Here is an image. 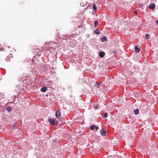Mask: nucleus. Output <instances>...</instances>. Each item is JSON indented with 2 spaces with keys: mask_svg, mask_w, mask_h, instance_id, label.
Masks as SVG:
<instances>
[{
  "mask_svg": "<svg viewBox=\"0 0 158 158\" xmlns=\"http://www.w3.org/2000/svg\"><path fill=\"white\" fill-rule=\"evenodd\" d=\"M49 122L52 125H57L58 124V122L55 119L50 118L49 119Z\"/></svg>",
  "mask_w": 158,
  "mask_h": 158,
  "instance_id": "nucleus-1",
  "label": "nucleus"
},
{
  "mask_svg": "<svg viewBox=\"0 0 158 158\" xmlns=\"http://www.w3.org/2000/svg\"><path fill=\"white\" fill-rule=\"evenodd\" d=\"M155 7V5L154 3L151 4L150 5L149 8L151 10H154Z\"/></svg>",
  "mask_w": 158,
  "mask_h": 158,
  "instance_id": "nucleus-2",
  "label": "nucleus"
},
{
  "mask_svg": "<svg viewBox=\"0 0 158 158\" xmlns=\"http://www.w3.org/2000/svg\"><path fill=\"white\" fill-rule=\"evenodd\" d=\"M101 41L104 42L107 40V38L105 36H103L101 38Z\"/></svg>",
  "mask_w": 158,
  "mask_h": 158,
  "instance_id": "nucleus-3",
  "label": "nucleus"
},
{
  "mask_svg": "<svg viewBox=\"0 0 158 158\" xmlns=\"http://www.w3.org/2000/svg\"><path fill=\"white\" fill-rule=\"evenodd\" d=\"M100 133L102 135V136H105L106 135V132L104 130L102 129V130L100 131Z\"/></svg>",
  "mask_w": 158,
  "mask_h": 158,
  "instance_id": "nucleus-4",
  "label": "nucleus"
},
{
  "mask_svg": "<svg viewBox=\"0 0 158 158\" xmlns=\"http://www.w3.org/2000/svg\"><path fill=\"white\" fill-rule=\"evenodd\" d=\"M105 55V53L103 52H100L99 53V56L101 57H102Z\"/></svg>",
  "mask_w": 158,
  "mask_h": 158,
  "instance_id": "nucleus-5",
  "label": "nucleus"
},
{
  "mask_svg": "<svg viewBox=\"0 0 158 158\" xmlns=\"http://www.w3.org/2000/svg\"><path fill=\"white\" fill-rule=\"evenodd\" d=\"M60 115V111H57L56 113V117H59Z\"/></svg>",
  "mask_w": 158,
  "mask_h": 158,
  "instance_id": "nucleus-6",
  "label": "nucleus"
},
{
  "mask_svg": "<svg viewBox=\"0 0 158 158\" xmlns=\"http://www.w3.org/2000/svg\"><path fill=\"white\" fill-rule=\"evenodd\" d=\"M47 90V88L46 87H42L41 89V91H43V92H45Z\"/></svg>",
  "mask_w": 158,
  "mask_h": 158,
  "instance_id": "nucleus-7",
  "label": "nucleus"
},
{
  "mask_svg": "<svg viewBox=\"0 0 158 158\" xmlns=\"http://www.w3.org/2000/svg\"><path fill=\"white\" fill-rule=\"evenodd\" d=\"M140 51V49L137 47H135V52L137 53Z\"/></svg>",
  "mask_w": 158,
  "mask_h": 158,
  "instance_id": "nucleus-8",
  "label": "nucleus"
},
{
  "mask_svg": "<svg viewBox=\"0 0 158 158\" xmlns=\"http://www.w3.org/2000/svg\"><path fill=\"white\" fill-rule=\"evenodd\" d=\"M100 83H98L95 85V87L96 88H99L100 87Z\"/></svg>",
  "mask_w": 158,
  "mask_h": 158,
  "instance_id": "nucleus-9",
  "label": "nucleus"
},
{
  "mask_svg": "<svg viewBox=\"0 0 158 158\" xmlns=\"http://www.w3.org/2000/svg\"><path fill=\"white\" fill-rule=\"evenodd\" d=\"M139 112V110L138 109L135 110L134 111V113L135 115L137 114Z\"/></svg>",
  "mask_w": 158,
  "mask_h": 158,
  "instance_id": "nucleus-10",
  "label": "nucleus"
},
{
  "mask_svg": "<svg viewBox=\"0 0 158 158\" xmlns=\"http://www.w3.org/2000/svg\"><path fill=\"white\" fill-rule=\"evenodd\" d=\"M11 110H12L11 107H9V106L7 107V110L8 111V112H11Z\"/></svg>",
  "mask_w": 158,
  "mask_h": 158,
  "instance_id": "nucleus-11",
  "label": "nucleus"
},
{
  "mask_svg": "<svg viewBox=\"0 0 158 158\" xmlns=\"http://www.w3.org/2000/svg\"><path fill=\"white\" fill-rule=\"evenodd\" d=\"M95 33L96 34H100V32L98 30L96 29L95 31Z\"/></svg>",
  "mask_w": 158,
  "mask_h": 158,
  "instance_id": "nucleus-12",
  "label": "nucleus"
},
{
  "mask_svg": "<svg viewBox=\"0 0 158 158\" xmlns=\"http://www.w3.org/2000/svg\"><path fill=\"white\" fill-rule=\"evenodd\" d=\"M102 116L105 118L107 117V114L106 113H103L102 115Z\"/></svg>",
  "mask_w": 158,
  "mask_h": 158,
  "instance_id": "nucleus-13",
  "label": "nucleus"
},
{
  "mask_svg": "<svg viewBox=\"0 0 158 158\" xmlns=\"http://www.w3.org/2000/svg\"><path fill=\"white\" fill-rule=\"evenodd\" d=\"M93 8L94 10H95L97 9L95 4L94 3L93 4Z\"/></svg>",
  "mask_w": 158,
  "mask_h": 158,
  "instance_id": "nucleus-14",
  "label": "nucleus"
},
{
  "mask_svg": "<svg viewBox=\"0 0 158 158\" xmlns=\"http://www.w3.org/2000/svg\"><path fill=\"white\" fill-rule=\"evenodd\" d=\"M150 37V35L149 34H147L146 35V40H148Z\"/></svg>",
  "mask_w": 158,
  "mask_h": 158,
  "instance_id": "nucleus-15",
  "label": "nucleus"
},
{
  "mask_svg": "<svg viewBox=\"0 0 158 158\" xmlns=\"http://www.w3.org/2000/svg\"><path fill=\"white\" fill-rule=\"evenodd\" d=\"M138 6L139 8H142L143 7V5L142 4L139 3V4Z\"/></svg>",
  "mask_w": 158,
  "mask_h": 158,
  "instance_id": "nucleus-16",
  "label": "nucleus"
},
{
  "mask_svg": "<svg viewBox=\"0 0 158 158\" xmlns=\"http://www.w3.org/2000/svg\"><path fill=\"white\" fill-rule=\"evenodd\" d=\"M95 127V125H92V126H91L90 127V129H91V130H94V128Z\"/></svg>",
  "mask_w": 158,
  "mask_h": 158,
  "instance_id": "nucleus-17",
  "label": "nucleus"
},
{
  "mask_svg": "<svg viewBox=\"0 0 158 158\" xmlns=\"http://www.w3.org/2000/svg\"><path fill=\"white\" fill-rule=\"evenodd\" d=\"M116 51H117V50H116V49H115V51H113V50H112V49H111V50H110L111 52V53H116Z\"/></svg>",
  "mask_w": 158,
  "mask_h": 158,
  "instance_id": "nucleus-18",
  "label": "nucleus"
},
{
  "mask_svg": "<svg viewBox=\"0 0 158 158\" xmlns=\"http://www.w3.org/2000/svg\"><path fill=\"white\" fill-rule=\"evenodd\" d=\"M98 21H96L94 22V26L95 27L96 25H98Z\"/></svg>",
  "mask_w": 158,
  "mask_h": 158,
  "instance_id": "nucleus-19",
  "label": "nucleus"
},
{
  "mask_svg": "<svg viewBox=\"0 0 158 158\" xmlns=\"http://www.w3.org/2000/svg\"><path fill=\"white\" fill-rule=\"evenodd\" d=\"M94 107L96 109L98 107V106L97 105H94Z\"/></svg>",
  "mask_w": 158,
  "mask_h": 158,
  "instance_id": "nucleus-20",
  "label": "nucleus"
},
{
  "mask_svg": "<svg viewBox=\"0 0 158 158\" xmlns=\"http://www.w3.org/2000/svg\"><path fill=\"white\" fill-rule=\"evenodd\" d=\"M13 127L14 128H15L16 127V124H15L13 125Z\"/></svg>",
  "mask_w": 158,
  "mask_h": 158,
  "instance_id": "nucleus-21",
  "label": "nucleus"
},
{
  "mask_svg": "<svg viewBox=\"0 0 158 158\" xmlns=\"http://www.w3.org/2000/svg\"><path fill=\"white\" fill-rule=\"evenodd\" d=\"M95 129H96V130H98V127H95Z\"/></svg>",
  "mask_w": 158,
  "mask_h": 158,
  "instance_id": "nucleus-22",
  "label": "nucleus"
},
{
  "mask_svg": "<svg viewBox=\"0 0 158 158\" xmlns=\"http://www.w3.org/2000/svg\"><path fill=\"white\" fill-rule=\"evenodd\" d=\"M134 13H135V14H136V15H137V11H135L134 12Z\"/></svg>",
  "mask_w": 158,
  "mask_h": 158,
  "instance_id": "nucleus-23",
  "label": "nucleus"
},
{
  "mask_svg": "<svg viewBox=\"0 0 158 158\" xmlns=\"http://www.w3.org/2000/svg\"><path fill=\"white\" fill-rule=\"evenodd\" d=\"M156 23L157 24H158V19L156 21Z\"/></svg>",
  "mask_w": 158,
  "mask_h": 158,
  "instance_id": "nucleus-24",
  "label": "nucleus"
}]
</instances>
